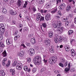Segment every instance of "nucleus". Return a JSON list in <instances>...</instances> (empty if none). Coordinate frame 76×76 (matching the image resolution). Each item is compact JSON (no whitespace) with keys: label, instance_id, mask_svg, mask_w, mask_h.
Masks as SVG:
<instances>
[{"label":"nucleus","instance_id":"obj_27","mask_svg":"<svg viewBox=\"0 0 76 76\" xmlns=\"http://www.w3.org/2000/svg\"><path fill=\"white\" fill-rule=\"evenodd\" d=\"M20 57H23V55L24 54V53H23V51H21L20 52Z\"/></svg>","mask_w":76,"mask_h":76},{"label":"nucleus","instance_id":"obj_5","mask_svg":"<svg viewBox=\"0 0 76 76\" xmlns=\"http://www.w3.org/2000/svg\"><path fill=\"white\" fill-rule=\"evenodd\" d=\"M35 53V50L34 49L31 48L30 49L29 51V54L30 56H32Z\"/></svg>","mask_w":76,"mask_h":76},{"label":"nucleus","instance_id":"obj_7","mask_svg":"<svg viewBox=\"0 0 76 76\" xmlns=\"http://www.w3.org/2000/svg\"><path fill=\"white\" fill-rule=\"evenodd\" d=\"M65 7H66V5L64 3H63L61 4V5L59 6L58 8L60 10H63Z\"/></svg>","mask_w":76,"mask_h":76},{"label":"nucleus","instance_id":"obj_38","mask_svg":"<svg viewBox=\"0 0 76 76\" xmlns=\"http://www.w3.org/2000/svg\"><path fill=\"white\" fill-rule=\"evenodd\" d=\"M69 19V17H67L66 18H64L63 19V22H66V21H67Z\"/></svg>","mask_w":76,"mask_h":76},{"label":"nucleus","instance_id":"obj_51","mask_svg":"<svg viewBox=\"0 0 76 76\" xmlns=\"http://www.w3.org/2000/svg\"><path fill=\"white\" fill-rule=\"evenodd\" d=\"M59 42H61L63 41V39L60 37L59 39H58Z\"/></svg>","mask_w":76,"mask_h":76},{"label":"nucleus","instance_id":"obj_35","mask_svg":"<svg viewBox=\"0 0 76 76\" xmlns=\"http://www.w3.org/2000/svg\"><path fill=\"white\" fill-rule=\"evenodd\" d=\"M71 9V7L70 6H68L66 7V11L67 12H69V10Z\"/></svg>","mask_w":76,"mask_h":76},{"label":"nucleus","instance_id":"obj_18","mask_svg":"<svg viewBox=\"0 0 76 76\" xmlns=\"http://www.w3.org/2000/svg\"><path fill=\"white\" fill-rule=\"evenodd\" d=\"M10 70L11 73H12V76H13V75H15V70L11 69Z\"/></svg>","mask_w":76,"mask_h":76},{"label":"nucleus","instance_id":"obj_33","mask_svg":"<svg viewBox=\"0 0 76 76\" xmlns=\"http://www.w3.org/2000/svg\"><path fill=\"white\" fill-rule=\"evenodd\" d=\"M10 61L9 60L8 61V63L6 65V67H9L10 66Z\"/></svg>","mask_w":76,"mask_h":76},{"label":"nucleus","instance_id":"obj_53","mask_svg":"<svg viewBox=\"0 0 76 76\" xmlns=\"http://www.w3.org/2000/svg\"><path fill=\"white\" fill-rule=\"evenodd\" d=\"M65 49L66 51L69 52V51L70 50V48H68V49Z\"/></svg>","mask_w":76,"mask_h":76},{"label":"nucleus","instance_id":"obj_54","mask_svg":"<svg viewBox=\"0 0 76 76\" xmlns=\"http://www.w3.org/2000/svg\"><path fill=\"white\" fill-rule=\"evenodd\" d=\"M42 26L44 28H46V24L45 23H44L42 24Z\"/></svg>","mask_w":76,"mask_h":76},{"label":"nucleus","instance_id":"obj_55","mask_svg":"<svg viewBox=\"0 0 76 76\" xmlns=\"http://www.w3.org/2000/svg\"><path fill=\"white\" fill-rule=\"evenodd\" d=\"M22 25L21 24H19V28H20H20H22Z\"/></svg>","mask_w":76,"mask_h":76},{"label":"nucleus","instance_id":"obj_63","mask_svg":"<svg viewBox=\"0 0 76 76\" xmlns=\"http://www.w3.org/2000/svg\"><path fill=\"white\" fill-rule=\"evenodd\" d=\"M33 36V34H30L28 35V36L29 37H32Z\"/></svg>","mask_w":76,"mask_h":76},{"label":"nucleus","instance_id":"obj_25","mask_svg":"<svg viewBox=\"0 0 76 76\" xmlns=\"http://www.w3.org/2000/svg\"><path fill=\"white\" fill-rule=\"evenodd\" d=\"M0 28L2 29H4V26L3 24H0Z\"/></svg>","mask_w":76,"mask_h":76},{"label":"nucleus","instance_id":"obj_24","mask_svg":"<svg viewBox=\"0 0 76 76\" xmlns=\"http://www.w3.org/2000/svg\"><path fill=\"white\" fill-rule=\"evenodd\" d=\"M35 38H31V42L32 44H35Z\"/></svg>","mask_w":76,"mask_h":76},{"label":"nucleus","instance_id":"obj_64","mask_svg":"<svg viewBox=\"0 0 76 76\" xmlns=\"http://www.w3.org/2000/svg\"><path fill=\"white\" fill-rule=\"evenodd\" d=\"M12 25H15V21H12Z\"/></svg>","mask_w":76,"mask_h":76},{"label":"nucleus","instance_id":"obj_61","mask_svg":"<svg viewBox=\"0 0 76 76\" xmlns=\"http://www.w3.org/2000/svg\"><path fill=\"white\" fill-rule=\"evenodd\" d=\"M48 12V10H45L43 11V13H47Z\"/></svg>","mask_w":76,"mask_h":76},{"label":"nucleus","instance_id":"obj_47","mask_svg":"<svg viewBox=\"0 0 76 76\" xmlns=\"http://www.w3.org/2000/svg\"><path fill=\"white\" fill-rule=\"evenodd\" d=\"M31 58H27V61L28 62V63H29L30 62H31Z\"/></svg>","mask_w":76,"mask_h":76},{"label":"nucleus","instance_id":"obj_20","mask_svg":"<svg viewBox=\"0 0 76 76\" xmlns=\"http://www.w3.org/2000/svg\"><path fill=\"white\" fill-rule=\"evenodd\" d=\"M2 55L4 57L7 56V53H6V50H4V52L2 53Z\"/></svg>","mask_w":76,"mask_h":76},{"label":"nucleus","instance_id":"obj_40","mask_svg":"<svg viewBox=\"0 0 76 76\" xmlns=\"http://www.w3.org/2000/svg\"><path fill=\"white\" fill-rule=\"evenodd\" d=\"M23 69L25 71H27L28 70V66H24Z\"/></svg>","mask_w":76,"mask_h":76},{"label":"nucleus","instance_id":"obj_43","mask_svg":"<svg viewBox=\"0 0 76 76\" xmlns=\"http://www.w3.org/2000/svg\"><path fill=\"white\" fill-rule=\"evenodd\" d=\"M59 65L62 67H64V64H62L61 63H60L59 64Z\"/></svg>","mask_w":76,"mask_h":76},{"label":"nucleus","instance_id":"obj_45","mask_svg":"<svg viewBox=\"0 0 76 76\" xmlns=\"http://www.w3.org/2000/svg\"><path fill=\"white\" fill-rule=\"evenodd\" d=\"M68 64V62L67 61H66L64 64V67H67V66Z\"/></svg>","mask_w":76,"mask_h":76},{"label":"nucleus","instance_id":"obj_41","mask_svg":"<svg viewBox=\"0 0 76 76\" xmlns=\"http://www.w3.org/2000/svg\"><path fill=\"white\" fill-rule=\"evenodd\" d=\"M37 68H34L32 69L33 72V73H35V72H36V71H37Z\"/></svg>","mask_w":76,"mask_h":76},{"label":"nucleus","instance_id":"obj_13","mask_svg":"<svg viewBox=\"0 0 76 76\" xmlns=\"http://www.w3.org/2000/svg\"><path fill=\"white\" fill-rule=\"evenodd\" d=\"M7 58H4L2 61V65L3 66H5L6 63H7Z\"/></svg>","mask_w":76,"mask_h":76},{"label":"nucleus","instance_id":"obj_23","mask_svg":"<svg viewBox=\"0 0 76 76\" xmlns=\"http://www.w3.org/2000/svg\"><path fill=\"white\" fill-rule=\"evenodd\" d=\"M4 32V29H0V34L2 35V34H3Z\"/></svg>","mask_w":76,"mask_h":76},{"label":"nucleus","instance_id":"obj_9","mask_svg":"<svg viewBox=\"0 0 76 76\" xmlns=\"http://www.w3.org/2000/svg\"><path fill=\"white\" fill-rule=\"evenodd\" d=\"M41 14L38 13L36 14V20L37 21H38L39 19H40L41 17Z\"/></svg>","mask_w":76,"mask_h":76},{"label":"nucleus","instance_id":"obj_62","mask_svg":"<svg viewBox=\"0 0 76 76\" xmlns=\"http://www.w3.org/2000/svg\"><path fill=\"white\" fill-rule=\"evenodd\" d=\"M3 38V36H1L0 37V41H1V40H2Z\"/></svg>","mask_w":76,"mask_h":76},{"label":"nucleus","instance_id":"obj_57","mask_svg":"<svg viewBox=\"0 0 76 76\" xmlns=\"http://www.w3.org/2000/svg\"><path fill=\"white\" fill-rule=\"evenodd\" d=\"M24 30H25V31H27L28 30V27H25L24 28Z\"/></svg>","mask_w":76,"mask_h":76},{"label":"nucleus","instance_id":"obj_17","mask_svg":"<svg viewBox=\"0 0 76 76\" xmlns=\"http://www.w3.org/2000/svg\"><path fill=\"white\" fill-rule=\"evenodd\" d=\"M57 8H55L53 9V10L51 11V12L52 14L54 13L57 12Z\"/></svg>","mask_w":76,"mask_h":76},{"label":"nucleus","instance_id":"obj_29","mask_svg":"<svg viewBox=\"0 0 76 76\" xmlns=\"http://www.w3.org/2000/svg\"><path fill=\"white\" fill-rule=\"evenodd\" d=\"M27 4H28V2L27 1H25V3L24 4L23 7V8H26Z\"/></svg>","mask_w":76,"mask_h":76},{"label":"nucleus","instance_id":"obj_39","mask_svg":"<svg viewBox=\"0 0 76 76\" xmlns=\"http://www.w3.org/2000/svg\"><path fill=\"white\" fill-rule=\"evenodd\" d=\"M69 19V17H67L66 18H64L63 19V22H66V21H67Z\"/></svg>","mask_w":76,"mask_h":76},{"label":"nucleus","instance_id":"obj_4","mask_svg":"<svg viewBox=\"0 0 76 76\" xmlns=\"http://www.w3.org/2000/svg\"><path fill=\"white\" fill-rule=\"evenodd\" d=\"M22 67H23V65L21 63H19L17 64V66H16V68L17 70H20L22 69Z\"/></svg>","mask_w":76,"mask_h":76},{"label":"nucleus","instance_id":"obj_31","mask_svg":"<svg viewBox=\"0 0 76 76\" xmlns=\"http://www.w3.org/2000/svg\"><path fill=\"white\" fill-rule=\"evenodd\" d=\"M73 30H70L69 31L68 33L69 35H72V34H73Z\"/></svg>","mask_w":76,"mask_h":76},{"label":"nucleus","instance_id":"obj_50","mask_svg":"<svg viewBox=\"0 0 76 76\" xmlns=\"http://www.w3.org/2000/svg\"><path fill=\"white\" fill-rule=\"evenodd\" d=\"M58 15H60L61 16L62 15V14L61 13V12L60 11H59L58 12Z\"/></svg>","mask_w":76,"mask_h":76},{"label":"nucleus","instance_id":"obj_30","mask_svg":"<svg viewBox=\"0 0 76 76\" xmlns=\"http://www.w3.org/2000/svg\"><path fill=\"white\" fill-rule=\"evenodd\" d=\"M0 47H4V45L2 42H0Z\"/></svg>","mask_w":76,"mask_h":76},{"label":"nucleus","instance_id":"obj_15","mask_svg":"<svg viewBox=\"0 0 76 76\" xmlns=\"http://www.w3.org/2000/svg\"><path fill=\"white\" fill-rule=\"evenodd\" d=\"M0 74L1 76H5V72H4V71L3 70L0 71Z\"/></svg>","mask_w":76,"mask_h":76},{"label":"nucleus","instance_id":"obj_1","mask_svg":"<svg viewBox=\"0 0 76 76\" xmlns=\"http://www.w3.org/2000/svg\"><path fill=\"white\" fill-rule=\"evenodd\" d=\"M53 26L54 28H58V29H57V32L58 34H62L63 32V31L64 29V27H58V26L57 24H56V22H53Z\"/></svg>","mask_w":76,"mask_h":76},{"label":"nucleus","instance_id":"obj_8","mask_svg":"<svg viewBox=\"0 0 76 76\" xmlns=\"http://www.w3.org/2000/svg\"><path fill=\"white\" fill-rule=\"evenodd\" d=\"M50 14H47L45 15V19L46 20H48L49 19H50Z\"/></svg>","mask_w":76,"mask_h":76},{"label":"nucleus","instance_id":"obj_16","mask_svg":"<svg viewBox=\"0 0 76 76\" xmlns=\"http://www.w3.org/2000/svg\"><path fill=\"white\" fill-rule=\"evenodd\" d=\"M49 36L50 38H52L53 37V33L52 31L49 32L48 33Z\"/></svg>","mask_w":76,"mask_h":76},{"label":"nucleus","instance_id":"obj_10","mask_svg":"<svg viewBox=\"0 0 76 76\" xmlns=\"http://www.w3.org/2000/svg\"><path fill=\"white\" fill-rule=\"evenodd\" d=\"M68 68L66 67L65 69V72H69L70 69V63H69L68 64Z\"/></svg>","mask_w":76,"mask_h":76},{"label":"nucleus","instance_id":"obj_2","mask_svg":"<svg viewBox=\"0 0 76 76\" xmlns=\"http://www.w3.org/2000/svg\"><path fill=\"white\" fill-rule=\"evenodd\" d=\"M41 60H42V59H41V56H36L34 58L33 62L36 65L37 64L39 65L41 63Z\"/></svg>","mask_w":76,"mask_h":76},{"label":"nucleus","instance_id":"obj_11","mask_svg":"<svg viewBox=\"0 0 76 76\" xmlns=\"http://www.w3.org/2000/svg\"><path fill=\"white\" fill-rule=\"evenodd\" d=\"M50 53H53L54 52V47L51 46L50 47Z\"/></svg>","mask_w":76,"mask_h":76},{"label":"nucleus","instance_id":"obj_34","mask_svg":"<svg viewBox=\"0 0 76 76\" xmlns=\"http://www.w3.org/2000/svg\"><path fill=\"white\" fill-rule=\"evenodd\" d=\"M18 64V62H17V61H15L14 62V63L12 64V66H15L16 65V64Z\"/></svg>","mask_w":76,"mask_h":76},{"label":"nucleus","instance_id":"obj_6","mask_svg":"<svg viewBox=\"0 0 76 76\" xmlns=\"http://www.w3.org/2000/svg\"><path fill=\"white\" fill-rule=\"evenodd\" d=\"M50 42L49 39H46L45 41V43L46 47H49L50 46Z\"/></svg>","mask_w":76,"mask_h":76},{"label":"nucleus","instance_id":"obj_21","mask_svg":"<svg viewBox=\"0 0 76 76\" xmlns=\"http://www.w3.org/2000/svg\"><path fill=\"white\" fill-rule=\"evenodd\" d=\"M71 55L72 56H75V50L73 49H72L71 50Z\"/></svg>","mask_w":76,"mask_h":76},{"label":"nucleus","instance_id":"obj_22","mask_svg":"<svg viewBox=\"0 0 76 76\" xmlns=\"http://www.w3.org/2000/svg\"><path fill=\"white\" fill-rule=\"evenodd\" d=\"M57 25H58V28H60V27H60V26L61 25V22L59 20H58L57 21Z\"/></svg>","mask_w":76,"mask_h":76},{"label":"nucleus","instance_id":"obj_46","mask_svg":"<svg viewBox=\"0 0 76 76\" xmlns=\"http://www.w3.org/2000/svg\"><path fill=\"white\" fill-rule=\"evenodd\" d=\"M26 45L27 46H28V47H31V44L29 43H26Z\"/></svg>","mask_w":76,"mask_h":76},{"label":"nucleus","instance_id":"obj_3","mask_svg":"<svg viewBox=\"0 0 76 76\" xmlns=\"http://www.w3.org/2000/svg\"><path fill=\"white\" fill-rule=\"evenodd\" d=\"M57 57L55 56L50 57L49 58V61L50 64H55L57 62Z\"/></svg>","mask_w":76,"mask_h":76},{"label":"nucleus","instance_id":"obj_32","mask_svg":"<svg viewBox=\"0 0 76 76\" xmlns=\"http://www.w3.org/2000/svg\"><path fill=\"white\" fill-rule=\"evenodd\" d=\"M2 12L4 14H6L7 13V10L5 8H3L2 10Z\"/></svg>","mask_w":76,"mask_h":76},{"label":"nucleus","instance_id":"obj_58","mask_svg":"<svg viewBox=\"0 0 76 76\" xmlns=\"http://www.w3.org/2000/svg\"><path fill=\"white\" fill-rule=\"evenodd\" d=\"M61 61H62V62H63L64 63V62H65V61H65V59L64 58H62Z\"/></svg>","mask_w":76,"mask_h":76},{"label":"nucleus","instance_id":"obj_37","mask_svg":"<svg viewBox=\"0 0 76 76\" xmlns=\"http://www.w3.org/2000/svg\"><path fill=\"white\" fill-rule=\"evenodd\" d=\"M44 2V0H40L38 2V3L39 4H42Z\"/></svg>","mask_w":76,"mask_h":76},{"label":"nucleus","instance_id":"obj_19","mask_svg":"<svg viewBox=\"0 0 76 76\" xmlns=\"http://www.w3.org/2000/svg\"><path fill=\"white\" fill-rule=\"evenodd\" d=\"M17 6L18 7H20L22 4V2L20 0H18L17 2Z\"/></svg>","mask_w":76,"mask_h":76},{"label":"nucleus","instance_id":"obj_56","mask_svg":"<svg viewBox=\"0 0 76 76\" xmlns=\"http://www.w3.org/2000/svg\"><path fill=\"white\" fill-rule=\"evenodd\" d=\"M18 34V31L17 30L16 31L15 33H14V35H17Z\"/></svg>","mask_w":76,"mask_h":76},{"label":"nucleus","instance_id":"obj_42","mask_svg":"<svg viewBox=\"0 0 76 76\" xmlns=\"http://www.w3.org/2000/svg\"><path fill=\"white\" fill-rule=\"evenodd\" d=\"M32 10L34 13H35V12L37 11V9H36L35 7H33V8H32Z\"/></svg>","mask_w":76,"mask_h":76},{"label":"nucleus","instance_id":"obj_12","mask_svg":"<svg viewBox=\"0 0 76 76\" xmlns=\"http://www.w3.org/2000/svg\"><path fill=\"white\" fill-rule=\"evenodd\" d=\"M6 42L7 44L10 45V44H12L13 43V40H11L10 42L9 39H7Z\"/></svg>","mask_w":76,"mask_h":76},{"label":"nucleus","instance_id":"obj_14","mask_svg":"<svg viewBox=\"0 0 76 76\" xmlns=\"http://www.w3.org/2000/svg\"><path fill=\"white\" fill-rule=\"evenodd\" d=\"M9 12L12 15H16L17 13L16 11H14L13 10H10Z\"/></svg>","mask_w":76,"mask_h":76},{"label":"nucleus","instance_id":"obj_59","mask_svg":"<svg viewBox=\"0 0 76 76\" xmlns=\"http://www.w3.org/2000/svg\"><path fill=\"white\" fill-rule=\"evenodd\" d=\"M68 24H69V22H68V21H67L65 23V26H68Z\"/></svg>","mask_w":76,"mask_h":76},{"label":"nucleus","instance_id":"obj_36","mask_svg":"<svg viewBox=\"0 0 76 76\" xmlns=\"http://www.w3.org/2000/svg\"><path fill=\"white\" fill-rule=\"evenodd\" d=\"M40 21H43V22H44L45 20H44V17L42 16L40 18Z\"/></svg>","mask_w":76,"mask_h":76},{"label":"nucleus","instance_id":"obj_48","mask_svg":"<svg viewBox=\"0 0 76 76\" xmlns=\"http://www.w3.org/2000/svg\"><path fill=\"white\" fill-rule=\"evenodd\" d=\"M65 49H67L68 48H70V47L68 45H66L64 47Z\"/></svg>","mask_w":76,"mask_h":76},{"label":"nucleus","instance_id":"obj_44","mask_svg":"<svg viewBox=\"0 0 76 76\" xmlns=\"http://www.w3.org/2000/svg\"><path fill=\"white\" fill-rule=\"evenodd\" d=\"M61 0H56V4H58L59 3H61Z\"/></svg>","mask_w":76,"mask_h":76},{"label":"nucleus","instance_id":"obj_49","mask_svg":"<svg viewBox=\"0 0 76 76\" xmlns=\"http://www.w3.org/2000/svg\"><path fill=\"white\" fill-rule=\"evenodd\" d=\"M45 70V68H43L41 70V72H44Z\"/></svg>","mask_w":76,"mask_h":76},{"label":"nucleus","instance_id":"obj_26","mask_svg":"<svg viewBox=\"0 0 76 76\" xmlns=\"http://www.w3.org/2000/svg\"><path fill=\"white\" fill-rule=\"evenodd\" d=\"M54 41L56 43H58L59 42L58 39L57 37H56L54 38Z\"/></svg>","mask_w":76,"mask_h":76},{"label":"nucleus","instance_id":"obj_60","mask_svg":"<svg viewBox=\"0 0 76 76\" xmlns=\"http://www.w3.org/2000/svg\"><path fill=\"white\" fill-rule=\"evenodd\" d=\"M56 18L57 19H60V17L59 16H56Z\"/></svg>","mask_w":76,"mask_h":76},{"label":"nucleus","instance_id":"obj_52","mask_svg":"<svg viewBox=\"0 0 76 76\" xmlns=\"http://www.w3.org/2000/svg\"><path fill=\"white\" fill-rule=\"evenodd\" d=\"M50 4H46V7H47V8H49V7H50Z\"/></svg>","mask_w":76,"mask_h":76},{"label":"nucleus","instance_id":"obj_28","mask_svg":"<svg viewBox=\"0 0 76 76\" xmlns=\"http://www.w3.org/2000/svg\"><path fill=\"white\" fill-rule=\"evenodd\" d=\"M3 20H4V17L3 15L0 16V22H3Z\"/></svg>","mask_w":76,"mask_h":76}]
</instances>
